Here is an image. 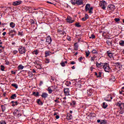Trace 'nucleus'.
I'll return each mask as SVG.
<instances>
[{
    "mask_svg": "<svg viewBox=\"0 0 124 124\" xmlns=\"http://www.w3.org/2000/svg\"><path fill=\"white\" fill-rule=\"evenodd\" d=\"M115 105L120 109L119 114H124V103H122V101H119L115 103Z\"/></svg>",
    "mask_w": 124,
    "mask_h": 124,
    "instance_id": "nucleus-1",
    "label": "nucleus"
},
{
    "mask_svg": "<svg viewBox=\"0 0 124 124\" xmlns=\"http://www.w3.org/2000/svg\"><path fill=\"white\" fill-rule=\"evenodd\" d=\"M99 5L100 6L102 9L105 10V9H106V7L107 6V3L104 0L100 1Z\"/></svg>",
    "mask_w": 124,
    "mask_h": 124,
    "instance_id": "nucleus-2",
    "label": "nucleus"
},
{
    "mask_svg": "<svg viewBox=\"0 0 124 124\" xmlns=\"http://www.w3.org/2000/svg\"><path fill=\"white\" fill-rule=\"evenodd\" d=\"M94 93H95V91L92 88H90L87 90V94L88 96H92L93 95H94Z\"/></svg>",
    "mask_w": 124,
    "mask_h": 124,
    "instance_id": "nucleus-3",
    "label": "nucleus"
},
{
    "mask_svg": "<svg viewBox=\"0 0 124 124\" xmlns=\"http://www.w3.org/2000/svg\"><path fill=\"white\" fill-rule=\"evenodd\" d=\"M18 52L19 54H23L26 53V47L20 46L18 48Z\"/></svg>",
    "mask_w": 124,
    "mask_h": 124,
    "instance_id": "nucleus-4",
    "label": "nucleus"
},
{
    "mask_svg": "<svg viewBox=\"0 0 124 124\" xmlns=\"http://www.w3.org/2000/svg\"><path fill=\"white\" fill-rule=\"evenodd\" d=\"M103 68L104 69L106 72H109V70H110L109 64H108V63H105L103 65Z\"/></svg>",
    "mask_w": 124,
    "mask_h": 124,
    "instance_id": "nucleus-5",
    "label": "nucleus"
},
{
    "mask_svg": "<svg viewBox=\"0 0 124 124\" xmlns=\"http://www.w3.org/2000/svg\"><path fill=\"white\" fill-rule=\"evenodd\" d=\"M46 42L47 43V45H50V44H51V43L52 42V38L51 36H48L46 37Z\"/></svg>",
    "mask_w": 124,
    "mask_h": 124,
    "instance_id": "nucleus-6",
    "label": "nucleus"
},
{
    "mask_svg": "<svg viewBox=\"0 0 124 124\" xmlns=\"http://www.w3.org/2000/svg\"><path fill=\"white\" fill-rule=\"evenodd\" d=\"M70 91L69 90V89L68 88L64 89V93L65 95H70Z\"/></svg>",
    "mask_w": 124,
    "mask_h": 124,
    "instance_id": "nucleus-7",
    "label": "nucleus"
},
{
    "mask_svg": "<svg viewBox=\"0 0 124 124\" xmlns=\"http://www.w3.org/2000/svg\"><path fill=\"white\" fill-rule=\"evenodd\" d=\"M48 94L47 93L44 92L42 93V94L41 95V96L42 97V98H44L45 99H46L47 97L48 96Z\"/></svg>",
    "mask_w": 124,
    "mask_h": 124,
    "instance_id": "nucleus-8",
    "label": "nucleus"
},
{
    "mask_svg": "<svg viewBox=\"0 0 124 124\" xmlns=\"http://www.w3.org/2000/svg\"><path fill=\"white\" fill-rule=\"evenodd\" d=\"M107 54L108 55V56L109 57V58H113L114 57V53L111 52L110 50L107 51Z\"/></svg>",
    "mask_w": 124,
    "mask_h": 124,
    "instance_id": "nucleus-9",
    "label": "nucleus"
},
{
    "mask_svg": "<svg viewBox=\"0 0 124 124\" xmlns=\"http://www.w3.org/2000/svg\"><path fill=\"white\" fill-rule=\"evenodd\" d=\"M22 3V1H16L13 2V5L14 6H17V5H20Z\"/></svg>",
    "mask_w": 124,
    "mask_h": 124,
    "instance_id": "nucleus-10",
    "label": "nucleus"
},
{
    "mask_svg": "<svg viewBox=\"0 0 124 124\" xmlns=\"http://www.w3.org/2000/svg\"><path fill=\"white\" fill-rule=\"evenodd\" d=\"M108 8L110 10H115V9H116V7L114 5H109L108 6Z\"/></svg>",
    "mask_w": 124,
    "mask_h": 124,
    "instance_id": "nucleus-11",
    "label": "nucleus"
},
{
    "mask_svg": "<svg viewBox=\"0 0 124 124\" xmlns=\"http://www.w3.org/2000/svg\"><path fill=\"white\" fill-rule=\"evenodd\" d=\"M90 8H91V4H87L85 6L86 12H88V11H89V10H90Z\"/></svg>",
    "mask_w": 124,
    "mask_h": 124,
    "instance_id": "nucleus-12",
    "label": "nucleus"
},
{
    "mask_svg": "<svg viewBox=\"0 0 124 124\" xmlns=\"http://www.w3.org/2000/svg\"><path fill=\"white\" fill-rule=\"evenodd\" d=\"M76 4L77 5H81L84 4V2H83V0H77Z\"/></svg>",
    "mask_w": 124,
    "mask_h": 124,
    "instance_id": "nucleus-13",
    "label": "nucleus"
},
{
    "mask_svg": "<svg viewBox=\"0 0 124 124\" xmlns=\"http://www.w3.org/2000/svg\"><path fill=\"white\" fill-rule=\"evenodd\" d=\"M66 119L68 121H70L72 119V115L70 113H68L66 116Z\"/></svg>",
    "mask_w": 124,
    "mask_h": 124,
    "instance_id": "nucleus-14",
    "label": "nucleus"
},
{
    "mask_svg": "<svg viewBox=\"0 0 124 124\" xmlns=\"http://www.w3.org/2000/svg\"><path fill=\"white\" fill-rule=\"evenodd\" d=\"M96 65L97 66V67H101V66H103V65H104L103 64V63L102 62H100V63H98V62H96Z\"/></svg>",
    "mask_w": 124,
    "mask_h": 124,
    "instance_id": "nucleus-15",
    "label": "nucleus"
},
{
    "mask_svg": "<svg viewBox=\"0 0 124 124\" xmlns=\"http://www.w3.org/2000/svg\"><path fill=\"white\" fill-rule=\"evenodd\" d=\"M112 42H113L112 40H107V44H108V46H111V45H112Z\"/></svg>",
    "mask_w": 124,
    "mask_h": 124,
    "instance_id": "nucleus-16",
    "label": "nucleus"
},
{
    "mask_svg": "<svg viewBox=\"0 0 124 124\" xmlns=\"http://www.w3.org/2000/svg\"><path fill=\"white\" fill-rule=\"evenodd\" d=\"M1 108L2 110V112H4V111H5V110H6V107H5V105H1Z\"/></svg>",
    "mask_w": 124,
    "mask_h": 124,
    "instance_id": "nucleus-17",
    "label": "nucleus"
},
{
    "mask_svg": "<svg viewBox=\"0 0 124 124\" xmlns=\"http://www.w3.org/2000/svg\"><path fill=\"white\" fill-rule=\"evenodd\" d=\"M51 54V52L49 51H45V58H47V57H49Z\"/></svg>",
    "mask_w": 124,
    "mask_h": 124,
    "instance_id": "nucleus-18",
    "label": "nucleus"
},
{
    "mask_svg": "<svg viewBox=\"0 0 124 124\" xmlns=\"http://www.w3.org/2000/svg\"><path fill=\"white\" fill-rule=\"evenodd\" d=\"M102 107L103 108H104V109H106L107 107H108V105L107 104V103H106V102H103Z\"/></svg>",
    "mask_w": 124,
    "mask_h": 124,
    "instance_id": "nucleus-19",
    "label": "nucleus"
},
{
    "mask_svg": "<svg viewBox=\"0 0 124 124\" xmlns=\"http://www.w3.org/2000/svg\"><path fill=\"white\" fill-rule=\"evenodd\" d=\"M66 20L67 21L68 23H71V24H72V23H73V22H74V20H72L71 18H70L69 17H67L66 18Z\"/></svg>",
    "mask_w": 124,
    "mask_h": 124,
    "instance_id": "nucleus-20",
    "label": "nucleus"
},
{
    "mask_svg": "<svg viewBox=\"0 0 124 124\" xmlns=\"http://www.w3.org/2000/svg\"><path fill=\"white\" fill-rule=\"evenodd\" d=\"M15 25H16V24L14 22H11L10 23V27L11 28H12V29L15 28Z\"/></svg>",
    "mask_w": 124,
    "mask_h": 124,
    "instance_id": "nucleus-21",
    "label": "nucleus"
},
{
    "mask_svg": "<svg viewBox=\"0 0 124 124\" xmlns=\"http://www.w3.org/2000/svg\"><path fill=\"white\" fill-rule=\"evenodd\" d=\"M18 70H22V69H24V66H23L22 64H19L18 66Z\"/></svg>",
    "mask_w": 124,
    "mask_h": 124,
    "instance_id": "nucleus-22",
    "label": "nucleus"
},
{
    "mask_svg": "<svg viewBox=\"0 0 124 124\" xmlns=\"http://www.w3.org/2000/svg\"><path fill=\"white\" fill-rule=\"evenodd\" d=\"M32 95H34V96H39V93L34 92L32 93Z\"/></svg>",
    "mask_w": 124,
    "mask_h": 124,
    "instance_id": "nucleus-23",
    "label": "nucleus"
},
{
    "mask_svg": "<svg viewBox=\"0 0 124 124\" xmlns=\"http://www.w3.org/2000/svg\"><path fill=\"white\" fill-rule=\"evenodd\" d=\"M37 103H38L39 105H43V103H42V101H41V100H40V99H38L37 100Z\"/></svg>",
    "mask_w": 124,
    "mask_h": 124,
    "instance_id": "nucleus-24",
    "label": "nucleus"
},
{
    "mask_svg": "<svg viewBox=\"0 0 124 124\" xmlns=\"http://www.w3.org/2000/svg\"><path fill=\"white\" fill-rule=\"evenodd\" d=\"M93 7H90V8L88 10L89 11V13L90 14H93Z\"/></svg>",
    "mask_w": 124,
    "mask_h": 124,
    "instance_id": "nucleus-25",
    "label": "nucleus"
},
{
    "mask_svg": "<svg viewBox=\"0 0 124 124\" xmlns=\"http://www.w3.org/2000/svg\"><path fill=\"white\" fill-rule=\"evenodd\" d=\"M47 91L48 92V93H53V90L51 89L50 87L47 88Z\"/></svg>",
    "mask_w": 124,
    "mask_h": 124,
    "instance_id": "nucleus-26",
    "label": "nucleus"
},
{
    "mask_svg": "<svg viewBox=\"0 0 124 124\" xmlns=\"http://www.w3.org/2000/svg\"><path fill=\"white\" fill-rule=\"evenodd\" d=\"M70 1L72 4H73V5H75V4H76L77 3V0H71Z\"/></svg>",
    "mask_w": 124,
    "mask_h": 124,
    "instance_id": "nucleus-27",
    "label": "nucleus"
},
{
    "mask_svg": "<svg viewBox=\"0 0 124 124\" xmlns=\"http://www.w3.org/2000/svg\"><path fill=\"white\" fill-rule=\"evenodd\" d=\"M119 45H120V46H124V41L120 40L119 42Z\"/></svg>",
    "mask_w": 124,
    "mask_h": 124,
    "instance_id": "nucleus-28",
    "label": "nucleus"
},
{
    "mask_svg": "<svg viewBox=\"0 0 124 124\" xmlns=\"http://www.w3.org/2000/svg\"><path fill=\"white\" fill-rule=\"evenodd\" d=\"M100 124H107V121L102 120L101 121V123Z\"/></svg>",
    "mask_w": 124,
    "mask_h": 124,
    "instance_id": "nucleus-29",
    "label": "nucleus"
},
{
    "mask_svg": "<svg viewBox=\"0 0 124 124\" xmlns=\"http://www.w3.org/2000/svg\"><path fill=\"white\" fill-rule=\"evenodd\" d=\"M12 87H14L16 89H18V85L16 83H13L12 84Z\"/></svg>",
    "mask_w": 124,
    "mask_h": 124,
    "instance_id": "nucleus-30",
    "label": "nucleus"
},
{
    "mask_svg": "<svg viewBox=\"0 0 124 124\" xmlns=\"http://www.w3.org/2000/svg\"><path fill=\"white\" fill-rule=\"evenodd\" d=\"M16 97H17V95H16V94H14L11 96V98L12 99H15Z\"/></svg>",
    "mask_w": 124,
    "mask_h": 124,
    "instance_id": "nucleus-31",
    "label": "nucleus"
},
{
    "mask_svg": "<svg viewBox=\"0 0 124 124\" xmlns=\"http://www.w3.org/2000/svg\"><path fill=\"white\" fill-rule=\"evenodd\" d=\"M65 85L66 86H67L68 87H69L71 85V82L67 81L66 83H65Z\"/></svg>",
    "mask_w": 124,
    "mask_h": 124,
    "instance_id": "nucleus-32",
    "label": "nucleus"
},
{
    "mask_svg": "<svg viewBox=\"0 0 124 124\" xmlns=\"http://www.w3.org/2000/svg\"><path fill=\"white\" fill-rule=\"evenodd\" d=\"M33 55H38V50L36 49L32 52Z\"/></svg>",
    "mask_w": 124,
    "mask_h": 124,
    "instance_id": "nucleus-33",
    "label": "nucleus"
},
{
    "mask_svg": "<svg viewBox=\"0 0 124 124\" xmlns=\"http://www.w3.org/2000/svg\"><path fill=\"white\" fill-rule=\"evenodd\" d=\"M74 46H75L74 50H75L76 51H77L78 50V45H77V43H75L74 45Z\"/></svg>",
    "mask_w": 124,
    "mask_h": 124,
    "instance_id": "nucleus-34",
    "label": "nucleus"
},
{
    "mask_svg": "<svg viewBox=\"0 0 124 124\" xmlns=\"http://www.w3.org/2000/svg\"><path fill=\"white\" fill-rule=\"evenodd\" d=\"M14 32L15 33H16V31H15V30H11L9 31V35H11V33H13Z\"/></svg>",
    "mask_w": 124,
    "mask_h": 124,
    "instance_id": "nucleus-35",
    "label": "nucleus"
},
{
    "mask_svg": "<svg viewBox=\"0 0 124 124\" xmlns=\"http://www.w3.org/2000/svg\"><path fill=\"white\" fill-rule=\"evenodd\" d=\"M109 81H110V82H115V81H116L115 77H113L112 78H110Z\"/></svg>",
    "mask_w": 124,
    "mask_h": 124,
    "instance_id": "nucleus-36",
    "label": "nucleus"
},
{
    "mask_svg": "<svg viewBox=\"0 0 124 124\" xmlns=\"http://www.w3.org/2000/svg\"><path fill=\"white\" fill-rule=\"evenodd\" d=\"M76 27H77L78 28H81V25H80V23L79 22H77L75 24Z\"/></svg>",
    "mask_w": 124,
    "mask_h": 124,
    "instance_id": "nucleus-37",
    "label": "nucleus"
},
{
    "mask_svg": "<svg viewBox=\"0 0 124 124\" xmlns=\"http://www.w3.org/2000/svg\"><path fill=\"white\" fill-rule=\"evenodd\" d=\"M94 60H95V55L93 56L91 58V62H94Z\"/></svg>",
    "mask_w": 124,
    "mask_h": 124,
    "instance_id": "nucleus-38",
    "label": "nucleus"
},
{
    "mask_svg": "<svg viewBox=\"0 0 124 124\" xmlns=\"http://www.w3.org/2000/svg\"><path fill=\"white\" fill-rule=\"evenodd\" d=\"M85 59V58L83 57H80L78 59V61L80 62H82V60Z\"/></svg>",
    "mask_w": 124,
    "mask_h": 124,
    "instance_id": "nucleus-39",
    "label": "nucleus"
},
{
    "mask_svg": "<svg viewBox=\"0 0 124 124\" xmlns=\"http://www.w3.org/2000/svg\"><path fill=\"white\" fill-rule=\"evenodd\" d=\"M86 58H88L89 56H90V54H91V52L90 51H86L85 52Z\"/></svg>",
    "mask_w": 124,
    "mask_h": 124,
    "instance_id": "nucleus-40",
    "label": "nucleus"
},
{
    "mask_svg": "<svg viewBox=\"0 0 124 124\" xmlns=\"http://www.w3.org/2000/svg\"><path fill=\"white\" fill-rule=\"evenodd\" d=\"M39 69H42V64H40L36 66Z\"/></svg>",
    "mask_w": 124,
    "mask_h": 124,
    "instance_id": "nucleus-41",
    "label": "nucleus"
},
{
    "mask_svg": "<svg viewBox=\"0 0 124 124\" xmlns=\"http://www.w3.org/2000/svg\"><path fill=\"white\" fill-rule=\"evenodd\" d=\"M101 74H102V73H101V72H99L98 75L97 76V78H101Z\"/></svg>",
    "mask_w": 124,
    "mask_h": 124,
    "instance_id": "nucleus-42",
    "label": "nucleus"
},
{
    "mask_svg": "<svg viewBox=\"0 0 124 124\" xmlns=\"http://www.w3.org/2000/svg\"><path fill=\"white\" fill-rule=\"evenodd\" d=\"M61 65H62L63 67H64V66H65V64L64 63V62L63 61H62L61 63H60Z\"/></svg>",
    "mask_w": 124,
    "mask_h": 124,
    "instance_id": "nucleus-43",
    "label": "nucleus"
},
{
    "mask_svg": "<svg viewBox=\"0 0 124 124\" xmlns=\"http://www.w3.org/2000/svg\"><path fill=\"white\" fill-rule=\"evenodd\" d=\"M59 99H60V98H56V99L54 100L55 102H56V103H60V101H59Z\"/></svg>",
    "mask_w": 124,
    "mask_h": 124,
    "instance_id": "nucleus-44",
    "label": "nucleus"
},
{
    "mask_svg": "<svg viewBox=\"0 0 124 124\" xmlns=\"http://www.w3.org/2000/svg\"><path fill=\"white\" fill-rule=\"evenodd\" d=\"M92 53H93V54H97V51H96V50H95V49H93V50H92Z\"/></svg>",
    "mask_w": 124,
    "mask_h": 124,
    "instance_id": "nucleus-45",
    "label": "nucleus"
},
{
    "mask_svg": "<svg viewBox=\"0 0 124 124\" xmlns=\"http://www.w3.org/2000/svg\"><path fill=\"white\" fill-rule=\"evenodd\" d=\"M89 38H92V39H94V38H95V36L93 34H91V36Z\"/></svg>",
    "mask_w": 124,
    "mask_h": 124,
    "instance_id": "nucleus-46",
    "label": "nucleus"
},
{
    "mask_svg": "<svg viewBox=\"0 0 124 124\" xmlns=\"http://www.w3.org/2000/svg\"><path fill=\"white\" fill-rule=\"evenodd\" d=\"M114 21L117 23L118 22H120V21H121V19L120 18H115L114 19Z\"/></svg>",
    "mask_w": 124,
    "mask_h": 124,
    "instance_id": "nucleus-47",
    "label": "nucleus"
},
{
    "mask_svg": "<svg viewBox=\"0 0 124 124\" xmlns=\"http://www.w3.org/2000/svg\"><path fill=\"white\" fill-rule=\"evenodd\" d=\"M4 68H5L4 66L1 65V71H4Z\"/></svg>",
    "mask_w": 124,
    "mask_h": 124,
    "instance_id": "nucleus-48",
    "label": "nucleus"
},
{
    "mask_svg": "<svg viewBox=\"0 0 124 124\" xmlns=\"http://www.w3.org/2000/svg\"><path fill=\"white\" fill-rule=\"evenodd\" d=\"M0 124H6V122H5L4 120H2L0 122Z\"/></svg>",
    "mask_w": 124,
    "mask_h": 124,
    "instance_id": "nucleus-49",
    "label": "nucleus"
},
{
    "mask_svg": "<svg viewBox=\"0 0 124 124\" xmlns=\"http://www.w3.org/2000/svg\"><path fill=\"white\" fill-rule=\"evenodd\" d=\"M18 35H20V36H23V32L18 31Z\"/></svg>",
    "mask_w": 124,
    "mask_h": 124,
    "instance_id": "nucleus-50",
    "label": "nucleus"
},
{
    "mask_svg": "<svg viewBox=\"0 0 124 124\" xmlns=\"http://www.w3.org/2000/svg\"><path fill=\"white\" fill-rule=\"evenodd\" d=\"M17 53H18V50H15L13 51V54H14V55H16Z\"/></svg>",
    "mask_w": 124,
    "mask_h": 124,
    "instance_id": "nucleus-51",
    "label": "nucleus"
},
{
    "mask_svg": "<svg viewBox=\"0 0 124 124\" xmlns=\"http://www.w3.org/2000/svg\"><path fill=\"white\" fill-rule=\"evenodd\" d=\"M35 64H37V65H39V64H40V62L39 61H36L34 62Z\"/></svg>",
    "mask_w": 124,
    "mask_h": 124,
    "instance_id": "nucleus-52",
    "label": "nucleus"
},
{
    "mask_svg": "<svg viewBox=\"0 0 124 124\" xmlns=\"http://www.w3.org/2000/svg\"><path fill=\"white\" fill-rule=\"evenodd\" d=\"M46 62L49 63V62H50V59H48V58L46 59Z\"/></svg>",
    "mask_w": 124,
    "mask_h": 124,
    "instance_id": "nucleus-53",
    "label": "nucleus"
},
{
    "mask_svg": "<svg viewBox=\"0 0 124 124\" xmlns=\"http://www.w3.org/2000/svg\"><path fill=\"white\" fill-rule=\"evenodd\" d=\"M30 21L31 24H34V23H35L34 20H33V19H31Z\"/></svg>",
    "mask_w": 124,
    "mask_h": 124,
    "instance_id": "nucleus-54",
    "label": "nucleus"
},
{
    "mask_svg": "<svg viewBox=\"0 0 124 124\" xmlns=\"http://www.w3.org/2000/svg\"><path fill=\"white\" fill-rule=\"evenodd\" d=\"M28 76L29 77H32V76H33V75L31 73H28Z\"/></svg>",
    "mask_w": 124,
    "mask_h": 124,
    "instance_id": "nucleus-55",
    "label": "nucleus"
},
{
    "mask_svg": "<svg viewBox=\"0 0 124 124\" xmlns=\"http://www.w3.org/2000/svg\"><path fill=\"white\" fill-rule=\"evenodd\" d=\"M77 87L78 88H80L82 87V85H81V84L78 83V84H77Z\"/></svg>",
    "mask_w": 124,
    "mask_h": 124,
    "instance_id": "nucleus-56",
    "label": "nucleus"
},
{
    "mask_svg": "<svg viewBox=\"0 0 124 124\" xmlns=\"http://www.w3.org/2000/svg\"><path fill=\"white\" fill-rule=\"evenodd\" d=\"M42 85H43V81L41 80L40 81V83L39 84V86H42Z\"/></svg>",
    "mask_w": 124,
    "mask_h": 124,
    "instance_id": "nucleus-57",
    "label": "nucleus"
},
{
    "mask_svg": "<svg viewBox=\"0 0 124 124\" xmlns=\"http://www.w3.org/2000/svg\"><path fill=\"white\" fill-rule=\"evenodd\" d=\"M50 79L52 81H55V78L52 76L50 77Z\"/></svg>",
    "mask_w": 124,
    "mask_h": 124,
    "instance_id": "nucleus-58",
    "label": "nucleus"
},
{
    "mask_svg": "<svg viewBox=\"0 0 124 124\" xmlns=\"http://www.w3.org/2000/svg\"><path fill=\"white\" fill-rule=\"evenodd\" d=\"M85 18H86V19H88L89 18V15L86 14L85 16Z\"/></svg>",
    "mask_w": 124,
    "mask_h": 124,
    "instance_id": "nucleus-59",
    "label": "nucleus"
},
{
    "mask_svg": "<svg viewBox=\"0 0 124 124\" xmlns=\"http://www.w3.org/2000/svg\"><path fill=\"white\" fill-rule=\"evenodd\" d=\"M82 21H87V18H85V17H83L82 19H81Z\"/></svg>",
    "mask_w": 124,
    "mask_h": 124,
    "instance_id": "nucleus-60",
    "label": "nucleus"
},
{
    "mask_svg": "<svg viewBox=\"0 0 124 124\" xmlns=\"http://www.w3.org/2000/svg\"><path fill=\"white\" fill-rule=\"evenodd\" d=\"M11 72L12 74H14V75L16 74V72H14V71H11Z\"/></svg>",
    "mask_w": 124,
    "mask_h": 124,
    "instance_id": "nucleus-61",
    "label": "nucleus"
},
{
    "mask_svg": "<svg viewBox=\"0 0 124 124\" xmlns=\"http://www.w3.org/2000/svg\"><path fill=\"white\" fill-rule=\"evenodd\" d=\"M93 69H94V68H93V67L92 66L90 68V70L91 71H93Z\"/></svg>",
    "mask_w": 124,
    "mask_h": 124,
    "instance_id": "nucleus-62",
    "label": "nucleus"
},
{
    "mask_svg": "<svg viewBox=\"0 0 124 124\" xmlns=\"http://www.w3.org/2000/svg\"><path fill=\"white\" fill-rule=\"evenodd\" d=\"M75 63H76L74 61H72L70 63L71 64H75Z\"/></svg>",
    "mask_w": 124,
    "mask_h": 124,
    "instance_id": "nucleus-63",
    "label": "nucleus"
},
{
    "mask_svg": "<svg viewBox=\"0 0 124 124\" xmlns=\"http://www.w3.org/2000/svg\"><path fill=\"white\" fill-rule=\"evenodd\" d=\"M121 90L122 93H124V86L122 88Z\"/></svg>",
    "mask_w": 124,
    "mask_h": 124,
    "instance_id": "nucleus-64",
    "label": "nucleus"
}]
</instances>
